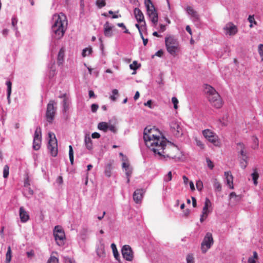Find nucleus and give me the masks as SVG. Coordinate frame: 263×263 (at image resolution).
<instances>
[{"mask_svg":"<svg viewBox=\"0 0 263 263\" xmlns=\"http://www.w3.org/2000/svg\"><path fill=\"white\" fill-rule=\"evenodd\" d=\"M47 263H59V259L55 256H51Z\"/></svg>","mask_w":263,"mask_h":263,"instance_id":"obj_41","label":"nucleus"},{"mask_svg":"<svg viewBox=\"0 0 263 263\" xmlns=\"http://www.w3.org/2000/svg\"><path fill=\"white\" fill-rule=\"evenodd\" d=\"M187 263H194V257L193 254H188L186 256Z\"/></svg>","mask_w":263,"mask_h":263,"instance_id":"obj_43","label":"nucleus"},{"mask_svg":"<svg viewBox=\"0 0 263 263\" xmlns=\"http://www.w3.org/2000/svg\"><path fill=\"white\" fill-rule=\"evenodd\" d=\"M143 139L147 147L161 158L177 161L182 157L178 147L167 141L161 132L154 126L144 128Z\"/></svg>","mask_w":263,"mask_h":263,"instance_id":"obj_1","label":"nucleus"},{"mask_svg":"<svg viewBox=\"0 0 263 263\" xmlns=\"http://www.w3.org/2000/svg\"><path fill=\"white\" fill-rule=\"evenodd\" d=\"M59 98L63 99V106L64 109L66 111L68 108V99L69 98L67 96L66 93L60 96Z\"/></svg>","mask_w":263,"mask_h":263,"instance_id":"obj_27","label":"nucleus"},{"mask_svg":"<svg viewBox=\"0 0 263 263\" xmlns=\"http://www.w3.org/2000/svg\"><path fill=\"white\" fill-rule=\"evenodd\" d=\"M224 29L227 31V33L230 35H233L237 32V28L235 25L232 23H229L224 27Z\"/></svg>","mask_w":263,"mask_h":263,"instance_id":"obj_18","label":"nucleus"},{"mask_svg":"<svg viewBox=\"0 0 263 263\" xmlns=\"http://www.w3.org/2000/svg\"><path fill=\"white\" fill-rule=\"evenodd\" d=\"M99 108V106L96 104H92L91 105V109L92 112H96Z\"/></svg>","mask_w":263,"mask_h":263,"instance_id":"obj_49","label":"nucleus"},{"mask_svg":"<svg viewBox=\"0 0 263 263\" xmlns=\"http://www.w3.org/2000/svg\"><path fill=\"white\" fill-rule=\"evenodd\" d=\"M6 85L7 86V98L9 99L11 93L12 83L8 81L6 82Z\"/></svg>","mask_w":263,"mask_h":263,"instance_id":"obj_37","label":"nucleus"},{"mask_svg":"<svg viewBox=\"0 0 263 263\" xmlns=\"http://www.w3.org/2000/svg\"><path fill=\"white\" fill-rule=\"evenodd\" d=\"M112 95L110 96V99L113 101H116L117 98L115 96H118V90L116 89H114L112 91Z\"/></svg>","mask_w":263,"mask_h":263,"instance_id":"obj_40","label":"nucleus"},{"mask_svg":"<svg viewBox=\"0 0 263 263\" xmlns=\"http://www.w3.org/2000/svg\"><path fill=\"white\" fill-rule=\"evenodd\" d=\"M237 149L240 151V153L242 156V159L240 162V166L242 168H245L247 164V161L246 160L247 156L244 152L245 145L243 143H239L237 144Z\"/></svg>","mask_w":263,"mask_h":263,"instance_id":"obj_15","label":"nucleus"},{"mask_svg":"<svg viewBox=\"0 0 263 263\" xmlns=\"http://www.w3.org/2000/svg\"><path fill=\"white\" fill-rule=\"evenodd\" d=\"M69 159L70 161L71 164H73V160H74V157H73V151L72 149V147L71 145L69 146Z\"/></svg>","mask_w":263,"mask_h":263,"instance_id":"obj_33","label":"nucleus"},{"mask_svg":"<svg viewBox=\"0 0 263 263\" xmlns=\"http://www.w3.org/2000/svg\"><path fill=\"white\" fill-rule=\"evenodd\" d=\"M108 125L107 123L102 122L98 124V128L101 130L106 132L108 129Z\"/></svg>","mask_w":263,"mask_h":263,"instance_id":"obj_29","label":"nucleus"},{"mask_svg":"<svg viewBox=\"0 0 263 263\" xmlns=\"http://www.w3.org/2000/svg\"><path fill=\"white\" fill-rule=\"evenodd\" d=\"M91 137L93 139H95V138H99L100 137V135L99 133H97V132H95L93 133L91 135Z\"/></svg>","mask_w":263,"mask_h":263,"instance_id":"obj_54","label":"nucleus"},{"mask_svg":"<svg viewBox=\"0 0 263 263\" xmlns=\"http://www.w3.org/2000/svg\"><path fill=\"white\" fill-rule=\"evenodd\" d=\"M182 178H183V182L185 184H187L188 182H189V179L188 178L185 176H183L182 177Z\"/></svg>","mask_w":263,"mask_h":263,"instance_id":"obj_62","label":"nucleus"},{"mask_svg":"<svg viewBox=\"0 0 263 263\" xmlns=\"http://www.w3.org/2000/svg\"><path fill=\"white\" fill-rule=\"evenodd\" d=\"M248 263H256V261L254 258L252 257H250L248 259Z\"/></svg>","mask_w":263,"mask_h":263,"instance_id":"obj_64","label":"nucleus"},{"mask_svg":"<svg viewBox=\"0 0 263 263\" xmlns=\"http://www.w3.org/2000/svg\"><path fill=\"white\" fill-rule=\"evenodd\" d=\"M202 134L206 139L215 146H219L218 136L214 132L210 129H206L202 131Z\"/></svg>","mask_w":263,"mask_h":263,"instance_id":"obj_7","label":"nucleus"},{"mask_svg":"<svg viewBox=\"0 0 263 263\" xmlns=\"http://www.w3.org/2000/svg\"><path fill=\"white\" fill-rule=\"evenodd\" d=\"M140 36L141 37V39H142L143 40V45L144 46H146L147 44V42H148V39H144V37H143V34L142 33V32H140Z\"/></svg>","mask_w":263,"mask_h":263,"instance_id":"obj_52","label":"nucleus"},{"mask_svg":"<svg viewBox=\"0 0 263 263\" xmlns=\"http://www.w3.org/2000/svg\"><path fill=\"white\" fill-rule=\"evenodd\" d=\"M212 182L215 190L218 192H220L221 191V185L218 179L216 178H213L212 179Z\"/></svg>","mask_w":263,"mask_h":263,"instance_id":"obj_26","label":"nucleus"},{"mask_svg":"<svg viewBox=\"0 0 263 263\" xmlns=\"http://www.w3.org/2000/svg\"><path fill=\"white\" fill-rule=\"evenodd\" d=\"M224 176L227 180V184L229 186L231 189H234L233 185V177L230 171L225 172Z\"/></svg>","mask_w":263,"mask_h":263,"instance_id":"obj_22","label":"nucleus"},{"mask_svg":"<svg viewBox=\"0 0 263 263\" xmlns=\"http://www.w3.org/2000/svg\"><path fill=\"white\" fill-rule=\"evenodd\" d=\"M108 129L112 132V133H115L117 131V129L114 125L110 124L108 125Z\"/></svg>","mask_w":263,"mask_h":263,"instance_id":"obj_50","label":"nucleus"},{"mask_svg":"<svg viewBox=\"0 0 263 263\" xmlns=\"http://www.w3.org/2000/svg\"><path fill=\"white\" fill-rule=\"evenodd\" d=\"M230 198L231 199H233L235 202H237L240 200L241 196V195H236L235 192H232L230 194Z\"/></svg>","mask_w":263,"mask_h":263,"instance_id":"obj_30","label":"nucleus"},{"mask_svg":"<svg viewBox=\"0 0 263 263\" xmlns=\"http://www.w3.org/2000/svg\"><path fill=\"white\" fill-rule=\"evenodd\" d=\"M196 187L198 190L201 191L203 189V183L201 180H198L196 183Z\"/></svg>","mask_w":263,"mask_h":263,"instance_id":"obj_46","label":"nucleus"},{"mask_svg":"<svg viewBox=\"0 0 263 263\" xmlns=\"http://www.w3.org/2000/svg\"><path fill=\"white\" fill-rule=\"evenodd\" d=\"M122 167L125 169V170H126V168H129L130 167L129 166V164L128 163L126 162H123L122 163Z\"/></svg>","mask_w":263,"mask_h":263,"instance_id":"obj_58","label":"nucleus"},{"mask_svg":"<svg viewBox=\"0 0 263 263\" xmlns=\"http://www.w3.org/2000/svg\"><path fill=\"white\" fill-rule=\"evenodd\" d=\"M140 67V65H138V63L137 61H135L133 62L132 64H130L129 67L131 69L136 70L138 69Z\"/></svg>","mask_w":263,"mask_h":263,"instance_id":"obj_42","label":"nucleus"},{"mask_svg":"<svg viewBox=\"0 0 263 263\" xmlns=\"http://www.w3.org/2000/svg\"><path fill=\"white\" fill-rule=\"evenodd\" d=\"M11 260V247L9 246L8 248V250L6 255V263H10Z\"/></svg>","mask_w":263,"mask_h":263,"instance_id":"obj_31","label":"nucleus"},{"mask_svg":"<svg viewBox=\"0 0 263 263\" xmlns=\"http://www.w3.org/2000/svg\"><path fill=\"white\" fill-rule=\"evenodd\" d=\"M57 182L59 184H62L63 182V178L61 176H59L57 179Z\"/></svg>","mask_w":263,"mask_h":263,"instance_id":"obj_56","label":"nucleus"},{"mask_svg":"<svg viewBox=\"0 0 263 263\" xmlns=\"http://www.w3.org/2000/svg\"><path fill=\"white\" fill-rule=\"evenodd\" d=\"M170 129L174 136L177 138L181 137L183 135L181 124L177 121H173L170 123Z\"/></svg>","mask_w":263,"mask_h":263,"instance_id":"obj_10","label":"nucleus"},{"mask_svg":"<svg viewBox=\"0 0 263 263\" xmlns=\"http://www.w3.org/2000/svg\"><path fill=\"white\" fill-rule=\"evenodd\" d=\"M147 14L150 17L151 21L156 24L158 22V14L151 0H144Z\"/></svg>","mask_w":263,"mask_h":263,"instance_id":"obj_5","label":"nucleus"},{"mask_svg":"<svg viewBox=\"0 0 263 263\" xmlns=\"http://www.w3.org/2000/svg\"><path fill=\"white\" fill-rule=\"evenodd\" d=\"M113 161H110L105 166L104 173L106 177H110L111 175V171L113 169Z\"/></svg>","mask_w":263,"mask_h":263,"instance_id":"obj_23","label":"nucleus"},{"mask_svg":"<svg viewBox=\"0 0 263 263\" xmlns=\"http://www.w3.org/2000/svg\"><path fill=\"white\" fill-rule=\"evenodd\" d=\"M89 98H95L96 97L94 92L92 90L89 91Z\"/></svg>","mask_w":263,"mask_h":263,"instance_id":"obj_61","label":"nucleus"},{"mask_svg":"<svg viewBox=\"0 0 263 263\" xmlns=\"http://www.w3.org/2000/svg\"><path fill=\"white\" fill-rule=\"evenodd\" d=\"M144 192V191L142 189H138L134 192L133 199L136 203H138L141 202Z\"/></svg>","mask_w":263,"mask_h":263,"instance_id":"obj_17","label":"nucleus"},{"mask_svg":"<svg viewBox=\"0 0 263 263\" xmlns=\"http://www.w3.org/2000/svg\"><path fill=\"white\" fill-rule=\"evenodd\" d=\"M172 172L171 171H170L168 174H167V175L164 178V180L166 182H168V181H170L172 180Z\"/></svg>","mask_w":263,"mask_h":263,"instance_id":"obj_48","label":"nucleus"},{"mask_svg":"<svg viewBox=\"0 0 263 263\" xmlns=\"http://www.w3.org/2000/svg\"><path fill=\"white\" fill-rule=\"evenodd\" d=\"M24 187H28L30 185L29 180L27 178L24 181Z\"/></svg>","mask_w":263,"mask_h":263,"instance_id":"obj_57","label":"nucleus"},{"mask_svg":"<svg viewBox=\"0 0 263 263\" xmlns=\"http://www.w3.org/2000/svg\"><path fill=\"white\" fill-rule=\"evenodd\" d=\"M123 257L127 261H131L134 258V254L129 245H124L121 250Z\"/></svg>","mask_w":263,"mask_h":263,"instance_id":"obj_13","label":"nucleus"},{"mask_svg":"<svg viewBox=\"0 0 263 263\" xmlns=\"http://www.w3.org/2000/svg\"><path fill=\"white\" fill-rule=\"evenodd\" d=\"M197 145L201 148H204V144L200 141H197Z\"/></svg>","mask_w":263,"mask_h":263,"instance_id":"obj_60","label":"nucleus"},{"mask_svg":"<svg viewBox=\"0 0 263 263\" xmlns=\"http://www.w3.org/2000/svg\"><path fill=\"white\" fill-rule=\"evenodd\" d=\"M9 174V167L8 165H6L4 167L3 169V177L5 178H7Z\"/></svg>","mask_w":263,"mask_h":263,"instance_id":"obj_38","label":"nucleus"},{"mask_svg":"<svg viewBox=\"0 0 263 263\" xmlns=\"http://www.w3.org/2000/svg\"><path fill=\"white\" fill-rule=\"evenodd\" d=\"M165 42L168 52L175 56L179 51V43L177 40L174 36L170 35L165 37Z\"/></svg>","mask_w":263,"mask_h":263,"instance_id":"obj_4","label":"nucleus"},{"mask_svg":"<svg viewBox=\"0 0 263 263\" xmlns=\"http://www.w3.org/2000/svg\"><path fill=\"white\" fill-rule=\"evenodd\" d=\"M113 27L110 25L109 22H106L104 25V34L105 36L110 37L112 35Z\"/></svg>","mask_w":263,"mask_h":263,"instance_id":"obj_20","label":"nucleus"},{"mask_svg":"<svg viewBox=\"0 0 263 263\" xmlns=\"http://www.w3.org/2000/svg\"><path fill=\"white\" fill-rule=\"evenodd\" d=\"M144 105L145 106H148L150 108H153V107H152V101L151 100H149L147 101V102L144 103Z\"/></svg>","mask_w":263,"mask_h":263,"instance_id":"obj_53","label":"nucleus"},{"mask_svg":"<svg viewBox=\"0 0 263 263\" xmlns=\"http://www.w3.org/2000/svg\"><path fill=\"white\" fill-rule=\"evenodd\" d=\"M204 89L211 104L216 108H221L223 104L222 100L216 90L208 84L205 85Z\"/></svg>","mask_w":263,"mask_h":263,"instance_id":"obj_3","label":"nucleus"},{"mask_svg":"<svg viewBox=\"0 0 263 263\" xmlns=\"http://www.w3.org/2000/svg\"><path fill=\"white\" fill-rule=\"evenodd\" d=\"M54 22L52 26L54 33L53 37L57 40L61 39L64 35L67 26V20L66 15L63 13L54 14L53 16Z\"/></svg>","mask_w":263,"mask_h":263,"instance_id":"obj_2","label":"nucleus"},{"mask_svg":"<svg viewBox=\"0 0 263 263\" xmlns=\"http://www.w3.org/2000/svg\"><path fill=\"white\" fill-rule=\"evenodd\" d=\"M172 101L174 104V108L176 109H177L178 108L177 104L179 102L178 99L176 97H173L172 99Z\"/></svg>","mask_w":263,"mask_h":263,"instance_id":"obj_47","label":"nucleus"},{"mask_svg":"<svg viewBox=\"0 0 263 263\" xmlns=\"http://www.w3.org/2000/svg\"><path fill=\"white\" fill-rule=\"evenodd\" d=\"M17 20L16 18L15 17H13L12 18V25L13 27H15V26L16 25V23H17Z\"/></svg>","mask_w":263,"mask_h":263,"instance_id":"obj_63","label":"nucleus"},{"mask_svg":"<svg viewBox=\"0 0 263 263\" xmlns=\"http://www.w3.org/2000/svg\"><path fill=\"white\" fill-rule=\"evenodd\" d=\"M85 145L88 149H91L92 148V140L90 137H85Z\"/></svg>","mask_w":263,"mask_h":263,"instance_id":"obj_28","label":"nucleus"},{"mask_svg":"<svg viewBox=\"0 0 263 263\" xmlns=\"http://www.w3.org/2000/svg\"><path fill=\"white\" fill-rule=\"evenodd\" d=\"M27 255L28 257L31 258V257H33L34 255V251L31 250L30 251L27 252Z\"/></svg>","mask_w":263,"mask_h":263,"instance_id":"obj_55","label":"nucleus"},{"mask_svg":"<svg viewBox=\"0 0 263 263\" xmlns=\"http://www.w3.org/2000/svg\"><path fill=\"white\" fill-rule=\"evenodd\" d=\"M125 171V174L127 177V183H129L130 181V177L131 176L133 173V169L132 167L129 168H126Z\"/></svg>","mask_w":263,"mask_h":263,"instance_id":"obj_36","label":"nucleus"},{"mask_svg":"<svg viewBox=\"0 0 263 263\" xmlns=\"http://www.w3.org/2000/svg\"><path fill=\"white\" fill-rule=\"evenodd\" d=\"M252 179L253 180L254 184L256 185L257 184V179L259 177L258 173L255 170L252 174Z\"/></svg>","mask_w":263,"mask_h":263,"instance_id":"obj_34","label":"nucleus"},{"mask_svg":"<svg viewBox=\"0 0 263 263\" xmlns=\"http://www.w3.org/2000/svg\"><path fill=\"white\" fill-rule=\"evenodd\" d=\"M111 248L112 250L113 254L114 256V257L116 260H117L119 262H120V255L118 253V250L117 249L115 243H112L111 245Z\"/></svg>","mask_w":263,"mask_h":263,"instance_id":"obj_25","label":"nucleus"},{"mask_svg":"<svg viewBox=\"0 0 263 263\" xmlns=\"http://www.w3.org/2000/svg\"><path fill=\"white\" fill-rule=\"evenodd\" d=\"M19 215L22 222H26L29 219V214L23 206L20 208Z\"/></svg>","mask_w":263,"mask_h":263,"instance_id":"obj_19","label":"nucleus"},{"mask_svg":"<svg viewBox=\"0 0 263 263\" xmlns=\"http://www.w3.org/2000/svg\"><path fill=\"white\" fill-rule=\"evenodd\" d=\"M135 16L138 23H143V25L145 26L146 23L144 20V17L142 11L138 8H136L134 9ZM143 25H141L142 26Z\"/></svg>","mask_w":263,"mask_h":263,"instance_id":"obj_16","label":"nucleus"},{"mask_svg":"<svg viewBox=\"0 0 263 263\" xmlns=\"http://www.w3.org/2000/svg\"><path fill=\"white\" fill-rule=\"evenodd\" d=\"M54 101H50L47 106V110L46 112V117L47 121L51 123L54 119L56 108L54 107Z\"/></svg>","mask_w":263,"mask_h":263,"instance_id":"obj_11","label":"nucleus"},{"mask_svg":"<svg viewBox=\"0 0 263 263\" xmlns=\"http://www.w3.org/2000/svg\"><path fill=\"white\" fill-rule=\"evenodd\" d=\"M96 5L99 8H102L106 5L105 0H97Z\"/></svg>","mask_w":263,"mask_h":263,"instance_id":"obj_39","label":"nucleus"},{"mask_svg":"<svg viewBox=\"0 0 263 263\" xmlns=\"http://www.w3.org/2000/svg\"><path fill=\"white\" fill-rule=\"evenodd\" d=\"M248 20L250 23V25H249L250 28H252L253 27V24L255 25L257 24V22L254 19V15H250L248 17Z\"/></svg>","mask_w":263,"mask_h":263,"instance_id":"obj_35","label":"nucleus"},{"mask_svg":"<svg viewBox=\"0 0 263 263\" xmlns=\"http://www.w3.org/2000/svg\"><path fill=\"white\" fill-rule=\"evenodd\" d=\"M163 54V51L162 50H158L156 53V55L159 57H161L162 56V55Z\"/></svg>","mask_w":263,"mask_h":263,"instance_id":"obj_59","label":"nucleus"},{"mask_svg":"<svg viewBox=\"0 0 263 263\" xmlns=\"http://www.w3.org/2000/svg\"><path fill=\"white\" fill-rule=\"evenodd\" d=\"M258 53L261 58V61H263V44H260L258 48Z\"/></svg>","mask_w":263,"mask_h":263,"instance_id":"obj_44","label":"nucleus"},{"mask_svg":"<svg viewBox=\"0 0 263 263\" xmlns=\"http://www.w3.org/2000/svg\"><path fill=\"white\" fill-rule=\"evenodd\" d=\"M49 140L48 142V149L50 154L53 157H55L58 154V143L55 136L53 133H49Z\"/></svg>","mask_w":263,"mask_h":263,"instance_id":"obj_6","label":"nucleus"},{"mask_svg":"<svg viewBox=\"0 0 263 263\" xmlns=\"http://www.w3.org/2000/svg\"><path fill=\"white\" fill-rule=\"evenodd\" d=\"M206 162L208 166L211 170H212L214 167V165L213 162L209 158H206Z\"/></svg>","mask_w":263,"mask_h":263,"instance_id":"obj_45","label":"nucleus"},{"mask_svg":"<svg viewBox=\"0 0 263 263\" xmlns=\"http://www.w3.org/2000/svg\"><path fill=\"white\" fill-rule=\"evenodd\" d=\"M53 235L55 240L59 246L64 244V240L65 239V235L64 230L61 226H57L54 227Z\"/></svg>","mask_w":263,"mask_h":263,"instance_id":"obj_9","label":"nucleus"},{"mask_svg":"<svg viewBox=\"0 0 263 263\" xmlns=\"http://www.w3.org/2000/svg\"><path fill=\"white\" fill-rule=\"evenodd\" d=\"M211 206V202L210 199L208 198H205L204 205L202 209V214L201 215L200 221L201 222H203L207 218L210 210L209 208Z\"/></svg>","mask_w":263,"mask_h":263,"instance_id":"obj_14","label":"nucleus"},{"mask_svg":"<svg viewBox=\"0 0 263 263\" xmlns=\"http://www.w3.org/2000/svg\"><path fill=\"white\" fill-rule=\"evenodd\" d=\"M186 10L188 14L191 16L194 21H197L199 19V16L197 12L192 7L187 6Z\"/></svg>","mask_w":263,"mask_h":263,"instance_id":"obj_21","label":"nucleus"},{"mask_svg":"<svg viewBox=\"0 0 263 263\" xmlns=\"http://www.w3.org/2000/svg\"><path fill=\"white\" fill-rule=\"evenodd\" d=\"M65 55V49L64 47H62L58 53L57 63L59 65H62L64 62Z\"/></svg>","mask_w":263,"mask_h":263,"instance_id":"obj_24","label":"nucleus"},{"mask_svg":"<svg viewBox=\"0 0 263 263\" xmlns=\"http://www.w3.org/2000/svg\"><path fill=\"white\" fill-rule=\"evenodd\" d=\"M42 141V131L40 127H37L34 132L33 148L37 151L40 148Z\"/></svg>","mask_w":263,"mask_h":263,"instance_id":"obj_12","label":"nucleus"},{"mask_svg":"<svg viewBox=\"0 0 263 263\" xmlns=\"http://www.w3.org/2000/svg\"><path fill=\"white\" fill-rule=\"evenodd\" d=\"M92 52V50L91 47L86 48L83 50L82 55L83 57H85L91 54Z\"/></svg>","mask_w":263,"mask_h":263,"instance_id":"obj_32","label":"nucleus"},{"mask_svg":"<svg viewBox=\"0 0 263 263\" xmlns=\"http://www.w3.org/2000/svg\"><path fill=\"white\" fill-rule=\"evenodd\" d=\"M64 262L65 263H75L74 260L67 257H64Z\"/></svg>","mask_w":263,"mask_h":263,"instance_id":"obj_51","label":"nucleus"},{"mask_svg":"<svg viewBox=\"0 0 263 263\" xmlns=\"http://www.w3.org/2000/svg\"><path fill=\"white\" fill-rule=\"evenodd\" d=\"M214 240L212 233L208 232L204 236L201 245V249L203 253H205L213 245Z\"/></svg>","mask_w":263,"mask_h":263,"instance_id":"obj_8","label":"nucleus"}]
</instances>
